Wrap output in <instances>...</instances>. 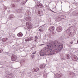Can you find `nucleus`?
<instances>
[{"label": "nucleus", "mask_w": 78, "mask_h": 78, "mask_svg": "<svg viewBox=\"0 0 78 78\" xmlns=\"http://www.w3.org/2000/svg\"><path fill=\"white\" fill-rule=\"evenodd\" d=\"M54 45L56 49H53L51 50V47H53V42H51L49 44V46L47 45L46 47H45V51L43 53H41L40 55L41 56H44V55H51L53 54L56 53L57 52V51H61L64 45L63 44H61L58 42V41H55Z\"/></svg>", "instance_id": "nucleus-1"}, {"label": "nucleus", "mask_w": 78, "mask_h": 78, "mask_svg": "<svg viewBox=\"0 0 78 78\" xmlns=\"http://www.w3.org/2000/svg\"><path fill=\"white\" fill-rule=\"evenodd\" d=\"M26 25L28 29L30 30V29H31V28H32V25L31 22H27Z\"/></svg>", "instance_id": "nucleus-2"}, {"label": "nucleus", "mask_w": 78, "mask_h": 78, "mask_svg": "<svg viewBox=\"0 0 78 78\" xmlns=\"http://www.w3.org/2000/svg\"><path fill=\"white\" fill-rule=\"evenodd\" d=\"M11 59L12 61H16L17 60V56L15 55H13L11 58Z\"/></svg>", "instance_id": "nucleus-3"}, {"label": "nucleus", "mask_w": 78, "mask_h": 78, "mask_svg": "<svg viewBox=\"0 0 78 78\" xmlns=\"http://www.w3.org/2000/svg\"><path fill=\"white\" fill-rule=\"evenodd\" d=\"M55 30V27L53 26L50 27L49 28V31L51 32H53Z\"/></svg>", "instance_id": "nucleus-4"}, {"label": "nucleus", "mask_w": 78, "mask_h": 78, "mask_svg": "<svg viewBox=\"0 0 78 78\" xmlns=\"http://www.w3.org/2000/svg\"><path fill=\"white\" fill-rule=\"evenodd\" d=\"M26 20L27 21H31V18L30 16H28L26 17Z\"/></svg>", "instance_id": "nucleus-5"}, {"label": "nucleus", "mask_w": 78, "mask_h": 78, "mask_svg": "<svg viewBox=\"0 0 78 78\" xmlns=\"http://www.w3.org/2000/svg\"><path fill=\"white\" fill-rule=\"evenodd\" d=\"M57 30L58 32H61V31H62V27H58Z\"/></svg>", "instance_id": "nucleus-6"}, {"label": "nucleus", "mask_w": 78, "mask_h": 78, "mask_svg": "<svg viewBox=\"0 0 78 78\" xmlns=\"http://www.w3.org/2000/svg\"><path fill=\"white\" fill-rule=\"evenodd\" d=\"M45 67V64H42L40 66V69H44Z\"/></svg>", "instance_id": "nucleus-7"}, {"label": "nucleus", "mask_w": 78, "mask_h": 78, "mask_svg": "<svg viewBox=\"0 0 78 78\" xmlns=\"http://www.w3.org/2000/svg\"><path fill=\"white\" fill-rule=\"evenodd\" d=\"M72 59L73 61H77L78 60V58H77V57L76 56H74Z\"/></svg>", "instance_id": "nucleus-8"}, {"label": "nucleus", "mask_w": 78, "mask_h": 78, "mask_svg": "<svg viewBox=\"0 0 78 78\" xmlns=\"http://www.w3.org/2000/svg\"><path fill=\"white\" fill-rule=\"evenodd\" d=\"M66 58L68 59H69L70 58V55L69 54H66Z\"/></svg>", "instance_id": "nucleus-9"}, {"label": "nucleus", "mask_w": 78, "mask_h": 78, "mask_svg": "<svg viewBox=\"0 0 78 78\" xmlns=\"http://www.w3.org/2000/svg\"><path fill=\"white\" fill-rule=\"evenodd\" d=\"M38 39V37L37 36H36L35 37V40L34 41L35 42H37V39Z\"/></svg>", "instance_id": "nucleus-10"}, {"label": "nucleus", "mask_w": 78, "mask_h": 78, "mask_svg": "<svg viewBox=\"0 0 78 78\" xmlns=\"http://www.w3.org/2000/svg\"><path fill=\"white\" fill-rule=\"evenodd\" d=\"M17 35L18 37H20V36H23V34L21 33H20L19 34H18Z\"/></svg>", "instance_id": "nucleus-11"}, {"label": "nucleus", "mask_w": 78, "mask_h": 78, "mask_svg": "<svg viewBox=\"0 0 78 78\" xmlns=\"http://www.w3.org/2000/svg\"><path fill=\"white\" fill-rule=\"evenodd\" d=\"M28 38H29V41H31L32 40H33V37H28Z\"/></svg>", "instance_id": "nucleus-12"}, {"label": "nucleus", "mask_w": 78, "mask_h": 78, "mask_svg": "<svg viewBox=\"0 0 78 78\" xmlns=\"http://www.w3.org/2000/svg\"><path fill=\"white\" fill-rule=\"evenodd\" d=\"M8 39L6 38H3L2 39V41L3 42H5V41H6V40Z\"/></svg>", "instance_id": "nucleus-13"}, {"label": "nucleus", "mask_w": 78, "mask_h": 78, "mask_svg": "<svg viewBox=\"0 0 78 78\" xmlns=\"http://www.w3.org/2000/svg\"><path fill=\"white\" fill-rule=\"evenodd\" d=\"M38 70H39V68H38L34 69V72H37Z\"/></svg>", "instance_id": "nucleus-14"}, {"label": "nucleus", "mask_w": 78, "mask_h": 78, "mask_svg": "<svg viewBox=\"0 0 78 78\" xmlns=\"http://www.w3.org/2000/svg\"><path fill=\"white\" fill-rule=\"evenodd\" d=\"M29 39L28 38V37H27L26 39L25 40V42H28V41H29Z\"/></svg>", "instance_id": "nucleus-15"}, {"label": "nucleus", "mask_w": 78, "mask_h": 78, "mask_svg": "<svg viewBox=\"0 0 78 78\" xmlns=\"http://www.w3.org/2000/svg\"><path fill=\"white\" fill-rule=\"evenodd\" d=\"M39 31L40 32H44V30L42 29H39Z\"/></svg>", "instance_id": "nucleus-16"}, {"label": "nucleus", "mask_w": 78, "mask_h": 78, "mask_svg": "<svg viewBox=\"0 0 78 78\" xmlns=\"http://www.w3.org/2000/svg\"><path fill=\"white\" fill-rule=\"evenodd\" d=\"M3 51V49H0V53H2Z\"/></svg>", "instance_id": "nucleus-17"}, {"label": "nucleus", "mask_w": 78, "mask_h": 78, "mask_svg": "<svg viewBox=\"0 0 78 78\" xmlns=\"http://www.w3.org/2000/svg\"><path fill=\"white\" fill-rule=\"evenodd\" d=\"M51 11H52V12H54V13H56L55 12L53 11V10H52L51 9L50 10Z\"/></svg>", "instance_id": "nucleus-18"}, {"label": "nucleus", "mask_w": 78, "mask_h": 78, "mask_svg": "<svg viewBox=\"0 0 78 78\" xmlns=\"http://www.w3.org/2000/svg\"><path fill=\"white\" fill-rule=\"evenodd\" d=\"M73 43V41H71L70 42V44H72Z\"/></svg>", "instance_id": "nucleus-19"}, {"label": "nucleus", "mask_w": 78, "mask_h": 78, "mask_svg": "<svg viewBox=\"0 0 78 78\" xmlns=\"http://www.w3.org/2000/svg\"><path fill=\"white\" fill-rule=\"evenodd\" d=\"M36 53V52H33L32 53V55H34V54Z\"/></svg>", "instance_id": "nucleus-20"}, {"label": "nucleus", "mask_w": 78, "mask_h": 78, "mask_svg": "<svg viewBox=\"0 0 78 78\" xmlns=\"http://www.w3.org/2000/svg\"><path fill=\"white\" fill-rule=\"evenodd\" d=\"M12 6L13 7H14V6H15V5H14V4H13V5H12Z\"/></svg>", "instance_id": "nucleus-21"}, {"label": "nucleus", "mask_w": 78, "mask_h": 78, "mask_svg": "<svg viewBox=\"0 0 78 78\" xmlns=\"http://www.w3.org/2000/svg\"><path fill=\"white\" fill-rule=\"evenodd\" d=\"M44 45V44H40V46H41V45Z\"/></svg>", "instance_id": "nucleus-22"}, {"label": "nucleus", "mask_w": 78, "mask_h": 78, "mask_svg": "<svg viewBox=\"0 0 78 78\" xmlns=\"http://www.w3.org/2000/svg\"><path fill=\"white\" fill-rule=\"evenodd\" d=\"M62 76V75H60V77H61Z\"/></svg>", "instance_id": "nucleus-23"}, {"label": "nucleus", "mask_w": 78, "mask_h": 78, "mask_svg": "<svg viewBox=\"0 0 78 78\" xmlns=\"http://www.w3.org/2000/svg\"><path fill=\"white\" fill-rule=\"evenodd\" d=\"M38 13H39V14L40 13V11H39L38 12Z\"/></svg>", "instance_id": "nucleus-24"}, {"label": "nucleus", "mask_w": 78, "mask_h": 78, "mask_svg": "<svg viewBox=\"0 0 78 78\" xmlns=\"http://www.w3.org/2000/svg\"><path fill=\"white\" fill-rule=\"evenodd\" d=\"M77 44H78V40L77 41Z\"/></svg>", "instance_id": "nucleus-25"}, {"label": "nucleus", "mask_w": 78, "mask_h": 78, "mask_svg": "<svg viewBox=\"0 0 78 78\" xmlns=\"http://www.w3.org/2000/svg\"><path fill=\"white\" fill-rule=\"evenodd\" d=\"M37 6H39V5H37Z\"/></svg>", "instance_id": "nucleus-26"}, {"label": "nucleus", "mask_w": 78, "mask_h": 78, "mask_svg": "<svg viewBox=\"0 0 78 78\" xmlns=\"http://www.w3.org/2000/svg\"><path fill=\"white\" fill-rule=\"evenodd\" d=\"M77 14H78V13H77Z\"/></svg>", "instance_id": "nucleus-27"}]
</instances>
